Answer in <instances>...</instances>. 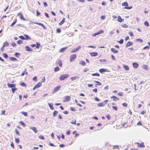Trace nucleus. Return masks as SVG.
Here are the masks:
<instances>
[{"label": "nucleus", "instance_id": "f257e3e1", "mask_svg": "<svg viewBox=\"0 0 150 150\" xmlns=\"http://www.w3.org/2000/svg\"><path fill=\"white\" fill-rule=\"evenodd\" d=\"M69 76L68 74H62L59 77V80H63L67 78Z\"/></svg>", "mask_w": 150, "mask_h": 150}, {"label": "nucleus", "instance_id": "f03ea898", "mask_svg": "<svg viewBox=\"0 0 150 150\" xmlns=\"http://www.w3.org/2000/svg\"><path fill=\"white\" fill-rule=\"evenodd\" d=\"M76 55L75 54L71 55L70 56V60L71 62H72L74 61V59L76 58Z\"/></svg>", "mask_w": 150, "mask_h": 150}, {"label": "nucleus", "instance_id": "7ed1b4c3", "mask_svg": "<svg viewBox=\"0 0 150 150\" xmlns=\"http://www.w3.org/2000/svg\"><path fill=\"white\" fill-rule=\"evenodd\" d=\"M81 46H79L76 48H73L71 52L72 53L75 52L77 51L79 49H81Z\"/></svg>", "mask_w": 150, "mask_h": 150}, {"label": "nucleus", "instance_id": "20e7f679", "mask_svg": "<svg viewBox=\"0 0 150 150\" xmlns=\"http://www.w3.org/2000/svg\"><path fill=\"white\" fill-rule=\"evenodd\" d=\"M104 32V31L102 30H100L99 32L93 34L92 36L93 37H95L97 35H98L100 34L103 33Z\"/></svg>", "mask_w": 150, "mask_h": 150}, {"label": "nucleus", "instance_id": "39448f33", "mask_svg": "<svg viewBox=\"0 0 150 150\" xmlns=\"http://www.w3.org/2000/svg\"><path fill=\"white\" fill-rule=\"evenodd\" d=\"M29 128L30 129L33 130L35 133H36L38 132V130L37 129V128L35 127L30 126L29 127Z\"/></svg>", "mask_w": 150, "mask_h": 150}, {"label": "nucleus", "instance_id": "423d86ee", "mask_svg": "<svg viewBox=\"0 0 150 150\" xmlns=\"http://www.w3.org/2000/svg\"><path fill=\"white\" fill-rule=\"evenodd\" d=\"M25 50L28 52L33 51V49L28 46H25Z\"/></svg>", "mask_w": 150, "mask_h": 150}, {"label": "nucleus", "instance_id": "0eeeda50", "mask_svg": "<svg viewBox=\"0 0 150 150\" xmlns=\"http://www.w3.org/2000/svg\"><path fill=\"white\" fill-rule=\"evenodd\" d=\"M17 16H20V18L21 20H23V21H25V19L23 18V14L21 13H18Z\"/></svg>", "mask_w": 150, "mask_h": 150}, {"label": "nucleus", "instance_id": "6e6552de", "mask_svg": "<svg viewBox=\"0 0 150 150\" xmlns=\"http://www.w3.org/2000/svg\"><path fill=\"white\" fill-rule=\"evenodd\" d=\"M137 146L139 147H144L145 146L144 145V143L143 142L141 143H137Z\"/></svg>", "mask_w": 150, "mask_h": 150}, {"label": "nucleus", "instance_id": "1a4fd4ad", "mask_svg": "<svg viewBox=\"0 0 150 150\" xmlns=\"http://www.w3.org/2000/svg\"><path fill=\"white\" fill-rule=\"evenodd\" d=\"M7 86L9 88H13L15 87V84L8 83Z\"/></svg>", "mask_w": 150, "mask_h": 150}, {"label": "nucleus", "instance_id": "9d476101", "mask_svg": "<svg viewBox=\"0 0 150 150\" xmlns=\"http://www.w3.org/2000/svg\"><path fill=\"white\" fill-rule=\"evenodd\" d=\"M107 70L108 69H99V71L100 73H103V72H105V71H107Z\"/></svg>", "mask_w": 150, "mask_h": 150}, {"label": "nucleus", "instance_id": "9b49d317", "mask_svg": "<svg viewBox=\"0 0 150 150\" xmlns=\"http://www.w3.org/2000/svg\"><path fill=\"white\" fill-rule=\"evenodd\" d=\"M57 65H59L60 67H62V63L61 60H58L56 63Z\"/></svg>", "mask_w": 150, "mask_h": 150}, {"label": "nucleus", "instance_id": "f8f14e48", "mask_svg": "<svg viewBox=\"0 0 150 150\" xmlns=\"http://www.w3.org/2000/svg\"><path fill=\"white\" fill-rule=\"evenodd\" d=\"M133 44V43L132 42L130 41H129L127 43L126 45V47H128L132 45Z\"/></svg>", "mask_w": 150, "mask_h": 150}, {"label": "nucleus", "instance_id": "ddd939ff", "mask_svg": "<svg viewBox=\"0 0 150 150\" xmlns=\"http://www.w3.org/2000/svg\"><path fill=\"white\" fill-rule=\"evenodd\" d=\"M92 57H95L98 55V54L97 52H93L90 53Z\"/></svg>", "mask_w": 150, "mask_h": 150}, {"label": "nucleus", "instance_id": "4468645a", "mask_svg": "<svg viewBox=\"0 0 150 150\" xmlns=\"http://www.w3.org/2000/svg\"><path fill=\"white\" fill-rule=\"evenodd\" d=\"M133 66L134 68L136 69L138 67L139 65L137 63L134 62L133 63Z\"/></svg>", "mask_w": 150, "mask_h": 150}, {"label": "nucleus", "instance_id": "2eb2a0df", "mask_svg": "<svg viewBox=\"0 0 150 150\" xmlns=\"http://www.w3.org/2000/svg\"><path fill=\"white\" fill-rule=\"evenodd\" d=\"M105 105V103H103V102L98 103L97 104V105L98 107H103Z\"/></svg>", "mask_w": 150, "mask_h": 150}, {"label": "nucleus", "instance_id": "dca6fc26", "mask_svg": "<svg viewBox=\"0 0 150 150\" xmlns=\"http://www.w3.org/2000/svg\"><path fill=\"white\" fill-rule=\"evenodd\" d=\"M60 86H58L55 88L54 89L53 91L54 92H56L58 91L60 89Z\"/></svg>", "mask_w": 150, "mask_h": 150}, {"label": "nucleus", "instance_id": "f3484780", "mask_svg": "<svg viewBox=\"0 0 150 150\" xmlns=\"http://www.w3.org/2000/svg\"><path fill=\"white\" fill-rule=\"evenodd\" d=\"M9 59L13 61H17V59L13 57H10Z\"/></svg>", "mask_w": 150, "mask_h": 150}, {"label": "nucleus", "instance_id": "a211bd4d", "mask_svg": "<svg viewBox=\"0 0 150 150\" xmlns=\"http://www.w3.org/2000/svg\"><path fill=\"white\" fill-rule=\"evenodd\" d=\"M123 20L124 19L122 18L120 16H119L118 17L117 19V21H118L119 22H122Z\"/></svg>", "mask_w": 150, "mask_h": 150}, {"label": "nucleus", "instance_id": "6ab92c4d", "mask_svg": "<svg viewBox=\"0 0 150 150\" xmlns=\"http://www.w3.org/2000/svg\"><path fill=\"white\" fill-rule=\"evenodd\" d=\"M24 35L25 36V40H30L31 38H30L28 35L26 34H24Z\"/></svg>", "mask_w": 150, "mask_h": 150}, {"label": "nucleus", "instance_id": "aec40b11", "mask_svg": "<svg viewBox=\"0 0 150 150\" xmlns=\"http://www.w3.org/2000/svg\"><path fill=\"white\" fill-rule=\"evenodd\" d=\"M65 21V18H63L62 21L59 23V25H62L64 22Z\"/></svg>", "mask_w": 150, "mask_h": 150}, {"label": "nucleus", "instance_id": "412c9836", "mask_svg": "<svg viewBox=\"0 0 150 150\" xmlns=\"http://www.w3.org/2000/svg\"><path fill=\"white\" fill-rule=\"evenodd\" d=\"M67 47H63L61 48L59 50V52H63L67 48Z\"/></svg>", "mask_w": 150, "mask_h": 150}, {"label": "nucleus", "instance_id": "4be33fe9", "mask_svg": "<svg viewBox=\"0 0 150 150\" xmlns=\"http://www.w3.org/2000/svg\"><path fill=\"white\" fill-rule=\"evenodd\" d=\"M48 105L51 110H54V108L53 107V104L52 103H48Z\"/></svg>", "mask_w": 150, "mask_h": 150}, {"label": "nucleus", "instance_id": "5701e85b", "mask_svg": "<svg viewBox=\"0 0 150 150\" xmlns=\"http://www.w3.org/2000/svg\"><path fill=\"white\" fill-rule=\"evenodd\" d=\"M79 78V77L78 76H76L71 77V80L72 81H74L76 80L77 79H78Z\"/></svg>", "mask_w": 150, "mask_h": 150}, {"label": "nucleus", "instance_id": "b1692460", "mask_svg": "<svg viewBox=\"0 0 150 150\" xmlns=\"http://www.w3.org/2000/svg\"><path fill=\"white\" fill-rule=\"evenodd\" d=\"M111 51L113 52L114 53H117L118 52V51L117 50H115V49L114 48H112L111 49Z\"/></svg>", "mask_w": 150, "mask_h": 150}, {"label": "nucleus", "instance_id": "393cba45", "mask_svg": "<svg viewBox=\"0 0 150 150\" xmlns=\"http://www.w3.org/2000/svg\"><path fill=\"white\" fill-rule=\"evenodd\" d=\"M111 98H113V100L114 101H116L117 100H119V99L118 98H117L115 96H112L111 97Z\"/></svg>", "mask_w": 150, "mask_h": 150}, {"label": "nucleus", "instance_id": "a878e982", "mask_svg": "<svg viewBox=\"0 0 150 150\" xmlns=\"http://www.w3.org/2000/svg\"><path fill=\"white\" fill-rule=\"evenodd\" d=\"M42 85V83L40 82H39L36 85H35L36 87L37 88H38L40 87Z\"/></svg>", "mask_w": 150, "mask_h": 150}, {"label": "nucleus", "instance_id": "bb28decb", "mask_svg": "<svg viewBox=\"0 0 150 150\" xmlns=\"http://www.w3.org/2000/svg\"><path fill=\"white\" fill-rule=\"evenodd\" d=\"M58 112V111L56 110H55L53 113V115L54 117H55L57 115Z\"/></svg>", "mask_w": 150, "mask_h": 150}, {"label": "nucleus", "instance_id": "cd10ccee", "mask_svg": "<svg viewBox=\"0 0 150 150\" xmlns=\"http://www.w3.org/2000/svg\"><path fill=\"white\" fill-rule=\"evenodd\" d=\"M9 45V43L7 42H5L3 44V47H4L5 46H8Z\"/></svg>", "mask_w": 150, "mask_h": 150}, {"label": "nucleus", "instance_id": "c85d7f7f", "mask_svg": "<svg viewBox=\"0 0 150 150\" xmlns=\"http://www.w3.org/2000/svg\"><path fill=\"white\" fill-rule=\"evenodd\" d=\"M123 67L126 70H128L129 69L128 66L127 65H123Z\"/></svg>", "mask_w": 150, "mask_h": 150}, {"label": "nucleus", "instance_id": "c756f323", "mask_svg": "<svg viewBox=\"0 0 150 150\" xmlns=\"http://www.w3.org/2000/svg\"><path fill=\"white\" fill-rule=\"evenodd\" d=\"M59 70L60 68L58 66L55 67L54 69V71L55 72L59 71Z\"/></svg>", "mask_w": 150, "mask_h": 150}, {"label": "nucleus", "instance_id": "7c9ffc66", "mask_svg": "<svg viewBox=\"0 0 150 150\" xmlns=\"http://www.w3.org/2000/svg\"><path fill=\"white\" fill-rule=\"evenodd\" d=\"M70 97L69 96H66L65 97V100L66 101H69L70 100Z\"/></svg>", "mask_w": 150, "mask_h": 150}, {"label": "nucleus", "instance_id": "2f4dec72", "mask_svg": "<svg viewBox=\"0 0 150 150\" xmlns=\"http://www.w3.org/2000/svg\"><path fill=\"white\" fill-rule=\"evenodd\" d=\"M25 74H28V73L26 71V69H25L24 72L22 73L21 76H23Z\"/></svg>", "mask_w": 150, "mask_h": 150}, {"label": "nucleus", "instance_id": "473e14b6", "mask_svg": "<svg viewBox=\"0 0 150 150\" xmlns=\"http://www.w3.org/2000/svg\"><path fill=\"white\" fill-rule=\"evenodd\" d=\"M122 5L123 6H128V3L127 2H124L122 4Z\"/></svg>", "mask_w": 150, "mask_h": 150}, {"label": "nucleus", "instance_id": "72a5a7b5", "mask_svg": "<svg viewBox=\"0 0 150 150\" xmlns=\"http://www.w3.org/2000/svg\"><path fill=\"white\" fill-rule=\"evenodd\" d=\"M20 55V53L18 52L15 53L14 54L15 56L17 58L19 57V56Z\"/></svg>", "mask_w": 150, "mask_h": 150}, {"label": "nucleus", "instance_id": "f704fd0d", "mask_svg": "<svg viewBox=\"0 0 150 150\" xmlns=\"http://www.w3.org/2000/svg\"><path fill=\"white\" fill-rule=\"evenodd\" d=\"M3 56L5 58H7L8 57V55L5 53H3Z\"/></svg>", "mask_w": 150, "mask_h": 150}, {"label": "nucleus", "instance_id": "c9c22d12", "mask_svg": "<svg viewBox=\"0 0 150 150\" xmlns=\"http://www.w3.org/2000/svg\"><path fill=\"white\" fill-rule=\"evenodd\" d=\"M144 25L147 27H148L149 26V24L147 21H146L144 22Z\"/></svg>", "mask_w": 150, "mask_h": 150}, {"label": "nucleus", "instance_id": "e433bc0d", "mask_svg": "<svg viewBox=\"0 0 150 150\" xmlns=\"http://www.w3.org/2000/svg\"><path fill=\"white\" fill-rule=\"evenodd\" d=\"M95 82L97 83V84H96V85L100 86L101 85V83L98 81H95ZM96 87H97L96 85Z\"/></svg>", "mask_w": 150, "mask_h": 150}, {"label": "nucleus", "instance_id": "4c0bfd02", "mask_svg": "<svg viewBox=\"0 0 150 150\" xmlns=\"http://www.w3.org/2000/svg\"><path fill=\"white\" fill-rule=\"evenodd\" d=\"M17 90V88L15 87L12 88V91L13 93H14L15 91Z\"/></svg>", "mask_w": 150, "mask_h": 150}, {"label": "nucleus", "instance_id": "58836bf2", "mask_svg": "<svg viewBox=\"0 0 150 150\" xmlns=\"http://www.w3.org/2000/svg\"><path fill=\"white\" fill-rule=\"evenodd\" d=\"M79 64L83 66H85L86 65V63L84 61H82V62H80Z\"/></svg>", "mask_w": 150, "mask_h": 150}, {"label": "nucleus", "instance_id": "ea45409f", "mask_svg": "<svg viewBox=\"0 0 150 150\" xmlns=\"http://www.w3.org/2000/svg\"><path fill=\"white\" fill-rule=\"evenodd\" d=\"M136 40L138 42H140L141 43L142 42H143V40L140 39H136Z\"/></svg>", "mask_w": 150, "mask_h": 150}, {"label": "nucleus", "instance_id": "a19ab883", "mask_svg": "<svg viewBox=\"0 0 150 150\" xmlns=\"http://www.w3.org/2000/svg\"><path fill=\"white\" fill-rule=\"evenodd\" d=\"M21 113L25 116H27V113L26 112H25L23 111L21 112Z\"/></svg>", "mask_w": 150, "mask_h": 150}, {"label": "nucleus", "instance_id": "79ce46f5", "mask_svg": "<svg viewBox=\"0 0 150 150\" xmlns=\"http://www.w3.org/2000/svg\"><path fill=\"white\" fill-rule=\"evenodd\" d=\"M124 40L122 39H121V40L120 41H118V42L120 44H122Z\"/></svg>", "mask_w": 150, "mask_h": 150}, {"label": "nucleus", "instance_id": "37998d69", "mask_svg": "<svg viewBox=\"0 0 150 150\" xmlns=\"http://www.w3.org/2000/svg\"><path fill=\"white\" fill-rule=\"evenodd\" d=\"M129 35L132 37L134 36V35L133 34V33L132 31H130L129 32Z\"/></svg>", "mask_w": 150, "mask_h": 150}, {"label": "nucleus", "instance_id": "c03bdc74", "mask_svg": "<svg viewBox=\"0 0 150 150\" xmlns=\"http://www.w3.org/2000/svg\"><path fill=\"white\" fill-rule=\"evenodd\" d=\"M92 75L93 76H100V74L99 73H94L92 74Z\"/></svg>", "mask_w": 150, "mask_h": 150}, {"label": "nucleus", "instance_id": "a18cd8bd", "mask_svg": "<svg viewBox=\"0 0 150 150\" xmlns=\"http://www.w3.org/2000/svg\"><path fill=\"white\" fill-rule=\"evenodd\" d=\"M143 68L144 69L147 70V67L148 66L146 65H144L143 66Z\"/></svg>", "mask_w": 150, "mask_h": 150}, {"label": "nucleus", "instance_id": "49530a36", "mask_svg": "<svg viewBox=\"0 0 150 150\" xmlns=\"http://www.w3.org/2000/svg\"><path fill=\"white\" fill-rule=\"evenodd\" d=\"M11 45L13 47H16V45L15 43L14 42H12L11 43Z\"/></svg>", "mask_w": 150, "mask_h": 150}, {"label": "nucleus", "instance_id": "de8ad7c7", "mask_svg": "<svg viewBox=\"0 0 150 150\" xmlns=\"http://www.w3.org/2000/svg\"><path fill=\"white\" fill-rule=\"evenodd\" d=\"M36 46H35L36 48H39L40 46V44L38 42H36Z\"/></svg>", "mask_w": 150, "mask_h": 150}, {"label": "nucleus", "instance_id": "09e8293b", "mask_svg": "<svg viewBox=\"0 0 150 150\" xmlns=\"http://www.w3.org/2000/svg\"><path fill=\"white\" fill-rule=\"evenodd\" d=\"M76 120H72V121L71 122V123L72 124H74L75 125H76Z\"/></svg>", "mask_w": 150, "mask_h": 150}, {"label": "nucleus", "instance_id": "8fccbe9b", "mask_svg": "<svg viewBox=\"0 0 150 150\" xmlns=\"http://www.w3.org/2000/svg\"><path fill=\"white\" fill-rule=\"evenodd\" d=\"M20 123L22 125L23 127H25V125L23 121H21Z\"/></svg>", "mask_w": 150, "mask_h": 150}, {"label": "nucleus", "instance_id": "3c124183", "mask_svg": "<svg viewBox=\"0 0 150 150\" xmlns=\"http://www.w3.org/2000/svg\"><path fill=\"white\" fill-rule=\"evenodd\" d=\"M75 102L77 105L79 106L80 107H82V105H81L79 103H78V101L76 100H75Z\"/></svg>", "mask_w": 150, "mask_h": 150}, {"label": "nucleus", "instance_id": "603ef678", "mask_svg": "<svg viewBox=\"0 0 150 150\" xmlns=\"http://www.w3.org/2000/svg\"><path fill=\"white\" fill-rule=\"evenodd\" d=\"M19 37L22 40H25V37L22 35L20 36H19Z\"/></svg>", "mask_w": 150, "mask_h": 150}, {"label": "nucleus", "instance_id": "864d4df0", "mask_svg": "<svg viewBox=\"0 0 150 150\" xmlns=\"http://www.w3.org/2000/svg\"><path fill=\"white\" fill-rule=\"evenodd\" d=\"M61 30L60 28H58L57 29V33H61Z\"/></svg>", "mask_w": 150, "mask_h": 150}, {"label": "nucleus", "instance_id": "5fc2aeb1", "mask_svg": "<svg viewBox=\"0 0 150 150\" xmlns=\"http://www.w3.org/2000/svg\"><path fill=\"white\" fill-rule=\"evenodd\" d=\"M17 21L16 19L15 21H14L13 22L11 23V26H13L16 23Z\"/></svg>", "mask_w": 150, "mask_h": 150}, {"label": "nucleus", "instance_id": "6e6d98bb", "mask_svg": "<svg viewBox=\"0 0 150 150\" xmlns=\"http://www.w3.org/2000/svg\"><path fill=\"white\" fill-rule=\"evenodd\" d=\"M100 62H107V61L105 59H100L99 60Z\"/></svg>", "mask_w": 150, "mask_h": 150}, {"label": "nucleus", "instance_id": "4d7b16f0", "mask_svg": "<svg viewBox=\"0 0 150 150\" xmlns=\"http://www.w3.org/2000/svg\"><path fill=\"white\" fill-rule=\"evenodd\" d=\"M35 24H38L40 26H43V24L41 23H37V22H35L34 23Z\"/></svg>", "mask_w": 150, "mask_h": 150}, {"label": "nucleus", "instance_id": "13d9d810", "mask_svg": "<svg viewBox=\"0 0 150 150\" xmlns=\"http://www.w3.org/2000/svg\"><path fill=\"white\" fill-rule=\"evenodd\" d=\"M122 27L125 28H127L128 27L127 25L126 24H123L122 25Z\"/></svg>", "mask_w": 150, "mask_h": 150}, {"label": "nucleus", "instance_id": "bf43d9fd", "mask_svg": "<svg viewBox=\"0 0 150 150\" xmlns=\"http://www.w3.org/2000/svg\"><path fill=\"white\" fill-rule=\"evenodd\" d=\"M20 85L21 86H23V87H25L26 86V85L25 84V83L23 82H22V83H21L20 84Z\"/></svg>", "mask_w": 150, "mask_h": 150}, {"label": "nucleus", "instance_id": "052dcab7", "mask_svg": "<svg viewBox=\"0 0 150 150\" xmlns=\"http://www.w3.org/2000/svg\"><path fill=\"white\" fill-rule=\"evenodd\" d=\"M17 43L18 44H21L22 43V41L21 40H19L17 42Z\"/></svg>", "mask_w": 150, "mask_h": 150}, {"label": "nucleus", "instance_id": "680f3d73", "mask_svg": "<svg viewBox=\"0 0 150 150\" xmlns=\"http://www.w3.org/2000/svg\"><path fill=\"white\" fill-rule=\"evenodd\" d=\"M15 142L17 143H18L19 142V138H15Z\"/></svg>", "mask_w": 150, "mask_h": 150}, {"label": "nucleus", "instance_id": "e2e57ef3", "mask_svg": "<svg viewBox=\"0 0 150 150\" xmlns=\"http://www.w3.org/2000/svg\"><path fill=\"white\" fill-rule=\"evenodd\" d=\"M115 33V32L114 30H113L112 31H111L110 32V34L111 35H112L113 34Z\"/></svg>", "mask_w": 150, "mask_h": 150}, {"label": "nucleus", "instance_id": "0e129e2a", "mask_svg": "<svg viewBox=\"0 0 150 150\" xmlns=\"http://www.w3.org/2000/svg\"><path fill=\"white\" fill-rule=\"evenodd\" d=\"M118 147V146L117 145H116L113 146V149H115Z\"/></svg>", "mask_w": 150, "mask_h": 150}, {"label": "nucleus", "instance_id": "69168bd1", "mask_svg": "<svg viewBox=\"0 0 150 150\" xmlns=\"http://www.w3.org/2000/svg\"><path fill=\"white\" fill-rule=\"evenodd\" d=\"M112 108L115 110H117V108L116 106H112Z\"/></svg>", "mask_w": 150, "mask_h": 150}, {"label": "nucleus", "instance_id": "338daca9", "mask_svg": "<svg viewBox=\"0 0 150 150\" xmlns=\"http://www.w3.org/2000/svg\"><path fill=\"white\" fill-rule=\"evenodd\" d=\"M132 8V6H129V7H125V8L126 9H131Z\"/></svg>", "mask_w": 150, "mask_h": 150}, {"label": "nucleus", "instance_id": "774afa93", "mask_svg": "<svg viewBox=\"0 0 150 150\" xmlns=\"http://www.w3.org/2000/svg\"><path fill=\"white\" fill-rule=\"evenodd\" d=\"M39 138L41 139H44L45 138L44 137L40 135L39 137Z\"/></svg>", "mask_w": 150, "mask_h": 150}]
</instances>
